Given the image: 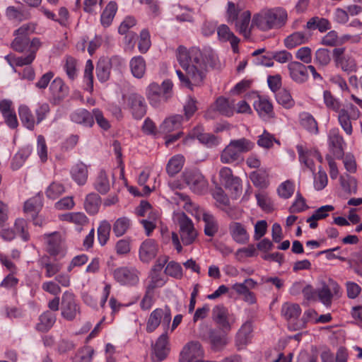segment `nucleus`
Returning a JSON list of instances; mask_svg holds the SVG:
<instances>
[{"mask_svg":"<svg viewBox=\"0 0 362 362\" xmlns=\"http://www.w3.org/2000/svg\"><path fill=\"white\" fill-rule=\"evenodd\" d=\"M177 59L185 70L183 73L177 70L176 74L185 87L192 89L193 86L200 85L206 77L208 66L219 69L218 57L212 51L202 52L199 48L194 47L187 49L184 46H179L177 49Z\"/></svg>","mask_w":362,"mask_h":362,"instance_id":"f257e3e1","label":"nucleus"},{"mask_svg":"<svg viewBox=\"0 0 362 362\" xmlns=\"http://www.w3.org/2000/svg\"><path fill=\"white\" fill-rule=\"evenodd\" d=\"M323 100L325 106L338 113V122L347 135L353 132L352 122L357 120L361 116L358 108L352 103H346L341 107V102L329 90L323 93Z\"/></svg>","mask_w":362,"mask_h":362,"instance_id":"f03ea898","label":"nucleus"},{"mask_svg":"<svg viewBox=\"0 0 362 362\" xmlns=\"http://www.w3.org/2000/svg\"><path fill=\"white\" fill-rule=\"evenodd\" d=\"M287 17V12L281 8L263 9L254 15L252 23L262 31H268L284 26Z\"/></svg>","mask_w":362,"mask_h":362,"instance_id":"7ed1b4c3","label":"nucleus"},{"mask_svg":"<svg viewBox=\"0 0 362 362\" xmlns=\"http://www.w3.org/2000/svg\"><path fill=\"white\" fill-rule=\"evenodd\" d=\"M255 144L245 138L232 140L223 150L220 159L223 163H233L243 160L242 154L254 147Z\"/></svg>","mask_w":362,"mask_h":362,"instance_id":"20e7f679","label":"nucleus"},{"mask_svg":"<svg viewBox=\"0 0 362 362\" xmlns=\"http://www.w3.org/2000/svg\"><path fill=\"white\" fill-rule=\"evenodd\" d=\"M332 58L335 66L343 72L350 74L357 71L358 66L354 51L345 47H334Z\"/></svg>","mask_w":362,"mask_h":362,"instance_id":"39448f33","label":"nucleus"},{"mask_svg":"<svg viewBox=\"0 0 362 362\" xmlns=\"http://www.w3.org/2000/svg\"><path fill=\"white\" fill-rule=\"evenodd\" d=\"M179 225V233L184 245H189L194 243L197 237L193 222L185 213H180L176 216Z\"/></svg>","mask_w":362,"mask_h":362,"instance_id":"423d86ee","label":"nucleus"},{"mask_svg":"<svg viewBox=\"0 0 362 362\" xmlns=\"http://www.w3.org/2000/svg\"><path fill=\"white\" fill-rule=\"evenodd\" d=\"M171 321L170 309L166 306L164 308H156L153 310L146 322V332L148 333L154 332L162 323L163 326L168 327Z\"/></svg>","mask_w":362,"mask_h":362,"instance_id":"0eeeda50","label":"nucleus"},{"mask_svg":"<svg viewBox=\"0 0 362 362\" xmlns=\"http://www.w3.org/2000/svg\"><path fill=\"white\" fill-rule=\"evenodd\" d=\"M80 314V306L74 293L65 291L61 300V315L69 321H72Z\"/></svg>","mask_w":362,"mask_h":362,"instance_id":"6e6552de","label":"nucleus"},{"mask_svg":"<svg viewBox=\"0 0 362 362\" xmlns=\"http://www.w3.org/2000/svg\"><path fill=\"white\" fill-rule=\"evenodd\" d=\"M183 178L187 185L194 193L202 194L207 189L206 180L197 170H186L183 173Z\"/></svg>","mask_w":362,"mask_h":362,"instance_id":"1a4fd4ad","label":"nucleus"},{"mask_svg":"<svg viewBox=\"0 0 362 362\" xmlns=\"http://www.w3.org/2000/svg\"><path fill=\"white\" fill-rule=\"evenodd\" d=\"M204 351L199 341L187 343L182 349L180 362H204Z\"/></svg>","mask_w":362,"mask_h":362,"instance_id":"9d476101","label":"nucleus"},{"mask_svg":"<svg viewBox=\"0 0 362 362\" xmlns=\"http://www.w3.org/2000/svg\"><path fill=\"white\" fill-rule=\"evenodd\" d=\"M340 294L341 288L339 285L331 279L328 280L327 284H323L322 286L317 291V296L319 300L327 307L331 305L334 296L339 297Z\"/></svg>","mask_w":362,"mask_h":362,"instance_id":"9b49d317","label":"nucleus"},{"mask_svg":"<svg viewBox=\"0 0 362 362\" xmlns=\"http://www.w3.org/2000/svg\"><path fill=\"white\" fill-rule=\"evenodd\" d=\"M139 272L134 268L119 267L113 272L114 279L121 285L134 286L139 281Z\"/></svg>","mask_w":362,"mask_h":362,"instance_id":"f8f14e48","label":"nucleus"},{"mask_svg":"<svg viewBox=\"0 0 362 362\" xmlns=\"http://www.w3.org/2000/svg\"><path fill=\"white\" fill-rule=\"evenodd\" d=\"M50 102L54 105L60 104L69 95V87L60 78H56L49 86Z\"/></svg>","mask_w":362,"mask_h":362,"instance_id":"ddd939ff","label":"nucleus"},{"mask_svg":"<svg viewBox=\"0 0 362 362\" xmlns=\"http://www.w3.org/2000/svg\"><path fill=\"white\" fill-rule=\"evenodd\" d=\"M158 250V244L154 240L146 239L139 247V259L144 263H149L156 257Z\"/></svg>","mask_w":362,"mask_h":362,"instance_id":"4468645a","label":"nucleus"},{"mask_svg":"<svg viewBox=\"0 0 362 362\" xmlns=\"http://www.w3.org/2000/svg\"><path fill=\"white\" fill-rule=\"evenodd\" d=\"M212 319L223 332H228L231 329L228 309L223 305H216L213 308Z\"/></svg>","mask_w":362,"mask_h":362,"instance_id":"2eb2a0df","label":"nucleus"},{"mask_svg":"<svg viewBox=\"0 0 362 362\" xmlns=\"http://www.w3.org/2000/svg\"><path fill=\"white\" fill-rule=\"evenodd\" d=\"M228 231L232 239L238 244H246L250 240V235L245 225L240 222H230Z\"/></svg>","mask_w":362,"mask_h":362,"instance_id":"dca6fc26","label":"nucleus"},{"mask_svg":"<svg viewBox=\"0 0 362 362\" xmlns=\"http://www.w3.org/2000/svg\"><path fill=\"white\" fill-rule=\"evenodd\" d=\"M288 69L291 79L297 83L301 84L308 78V68L299 62H291L288 64Z\"/></svg>","mask_w":362,"mask_h":362,"instance_id":"f3484780","label":"nucleus"},{"mask_svg":"<svg viewBox=\"0 0 362 362\" xmlns=\"http://www.w3.org/2000/svg\"><path fill=\"white\" fill-rule=\"evenodd\" d=\"M167 344L168 335L166 332H164L158 337L153 347V352L151 354V359L153 362H160L167 357L169 351Z\"/></svg>","mask_w":362,"mask_h":362,"instance_id":"a211bd4d","label":"nucleus"},{"mask_svg":"<svg viewBox=\"0 0 362 362\" xmlns=\"http://www.w3.org/2000/svg\"><path fill=\"white\" fill-rule=\"evenodd\" d=\"M219 176L221 181L226 188L235 192H239L241 190V181L239 177L233 176L230 168H222L220 170Z\"/></svg>","mask_w":362,"mask_h":362,"instance_id":"6ab92c4d","label":"nucleus"},{"mask_svg":"<svg viewBox=\"0 0 362 362\" xmlns=\"http://www.w3.org/2000/svg\"><path fill=\"white\" fill-rule=\"evenodd\" d=\"M329 146L331 152L337 158H341L344 156V141L339 134L338 129H332L329 132Z\"/></svg>","mask_w":362,"mask_h":362,"instance_id":"aec40b11","label":"nucleus"},{"mask_svg":"<svg viewBox=\"0 0 362 362\" xmlns=\"http://www.w3.org/2000/svg\"><path fill=\"white\" fill-rule=\"evenodd\" d=\"M129 105L134 118L139 119L146 112V106L144 98L136 93L130 94L128 97Z\"/></svg>","mask_w":362,"mask_h":362,"instance_id":"412c9836","label":"nucleus"},{"mask_svg":"<svg viewBox=\"0 0 362 362\" xmlns=\"http://www.w3.org/2000/svg\"><path fill=\"white\" fill-rule=\"evenodd\" d=\"M253 106L259 117L263 119L268 120L273 117V106L267 98L257 95V100L254 101Z\"/></svg>","mask_w":362,"mask_h":362,"instance_id":"4be33fe9","label":"nucleus"},{"mask_svg":"<svg viewBox=\"0 0 362 362\" xmlns=\"http://www.w3.org/2000/svg\"><path fill=\"white\" fill-rule=\"evenodd\" d=\"M47 252L53 257H63L66 255V250L62 245L61 238L59 233H54L47 235Z\"/></svg>","mask_w":362,"mask_h":362,"instance_id":"5701e85b","label":"nucleus"},{"mask_svg":"<svg viewBox=\"0 0 362 362\" xmlns=\"http://www.w3.org/2000/svg\"><path fill=\"white\" fill-rule=\"evenodd\" d=\"M213 108L222 115L231 117L235 112V102L232 98L219 97L216 99Z\"/></svg>","mask_w":362,"mask_h":362,"instance_id":"b1692460","label":"nucleus"},{"mask_svg":"<svg viewBox=\"0 0 362 362\" xmlns=\"http://www.w3.org/2000/svg\"><path fill=\"white\" fill-rule=\"evenodd\" d=\"M226 334L227 332H223L221 329H209V339L214 350L220 351L227 344Z\"/></svg>","mask_w":362,"mask_h":362,"instance_id":"393cba45","label":"nucleus"},{"mask_svg":"<svg viewBox=\"0 0 362 362\" xmlns=\"http://www.w3.org/2000/svg\"><path fill=\"white\" fill-rule=\"evenodd\" d=\"M118 59V57H115L110 59H100L98 61L96 66V75L100 81L105 82L109 79L112 63Z\"/></svg>","mask_w":362,"mask_h":362,"instance_id":"a878e982","label":"nucleus"},{"mask_svg":"<svg viewBox=\"0 0 362 362\" xmlns=\"http://www.w3.org/2000/svg\"><path fill=\"white\" fill-rule=\"evenodd\" d=\"M182 119L183 117L180 115H175L167 117L160 125L159 132L167 134L178 129L182 126Z\"/></svg>","mask_w":362,"mask_h":362,"instance_id":"bb28decb","label":"nucleus"},{"mask_svg":"<svg viewBox=\"0 0 362 362\" xmlns=\"http://www.w3.org/2000/svg\"><path fill=\"white\" fill-rule=\"evenodd\" d=\"M146 95L150 103L154 107H157L162 101H166L162 88L156 83H152L148 86L146 90Z\"/></svg>","mask_w":362,"mask_h":362,"instance_id":"cd10ccee","label":"nucleus"},{"mask_svg":"<svg viewBox=\"0 0 362 362\" xmlns=\"http://www.w3.org/2000/svg\"><path fill=\"white\" fill-rule=\"evenodd\" d=\"M100 204V197L98 194L92 192L86 195L83 206L88 214L95 215L99 211Z\"/></svg>","mask_w":362,"mask_h":362,"instance_id":"c85d7f7f","label":"nucleus"},{"mask_svg":"<svg viewBox=\"0 0 362 362\" xmlns=\"http://www.w3.org/2000/svg\"><path fill=\"white\" fill-rule=\"evenodd\" d=\"M18 115L23 125L30 130L35 128L36 119L30 109L25 105H21L18 107Z\"/></svg>","mask_w":362,"mask_h":362,"instance_id":"c756f323","label":"nucleus"},{"mask_svg":"<svg viewBox=\"0 0 362 362\" xmlns=\"http://www.w3.org/2000/svg\"><path fill=\"white\" fill-rule=\"evenodd\" d=\"M218 35L221 40L229 41L235 52L238 51V46L240 42L238 37L234 35L226 25H221L218 28Z\"/></svg>","mask_w":362,"mask_h":362,"instance_id":"7c9ffc66","label":"nucleus"},{"mask_svg":"<svg viewBox=\"0 0 362 362\" xmlns=\"http://www.w3.org/2000/svg\"><path fill=\"white\" fill-rule=\"evenodd\" d=\"M55 322V314L50 310H47L39 317V322L36 325V329L42 332H47L52 327Z\"/></svg>","mask_w":362,"mask_h":362,"instance_id":"2f4dec72","label":"nucleus"},{"mask_svg":"<svg viewBox=\"0 0 362 362\" xmlns=\"http://www.w3.org/2000/svg\"><path fill=\"white\" fill-rule=\"evenodd\" d=\"M300 124L312 134H317L319 132L317 122L313 116L308 112H302L299 115Z\"/></svg>","mask_w":362,"mask_h":362,"instance_id":"473e14b6","label":"nucleus"},{"mask_svg":"<svg viewBox=\"0 0 362 362\" xmlns=\"http://www.w3.org/2000/svg\"><path fill=\"white\" fill-rule=\"evenodd\" d=\"M70 117L72 122L86 127L93 124V116L85 109L76 110L71 114Z\"/></svg>","mask_w":362,"mask_h":362,"instance_id":"72a5a7b5","label":"nucleus"},{"mask_svg":"<svg viewBox=\"0 0 362 362\" xmlns=\"http://www.w3.org/2000/svg\"><path fill=\"white\" fill-rule=\"evenodd\" d=\"M32 148L29 146L22 148L12 158L11 168L13 170H17L23 166L26 159L30 156Z\"/></svg>","mask_w":362,"mask_h":362,"instance_id":"f704fd0d","label":"nucleus"},{"mask_svg":"<svg viewBox=\"0 0 362 362\" xmlns=\"http://www.w3.org/2000/svg\"><path fill=\"white\" fill-rule=\"evenodd\" d=\"M38 264L42 268L45 269V276L47 278H51L56 275L62 268L59 263H52L49 260V257L47 255L41 257L38 260Z\"/></svg>","mask_w":362,"mask_h":362,"instance_id":"c9c22d12","label":"nucleus"},{"mask_svg":"<svg viewBox=\"0 0 362 362\" xmlns=\"http://www.w3.org/2000/svg\"><path fill=\"white\" fill-rule=\"evenodd\" d=\"M72 179L79 185H83L88 178V168L87 166L82 163H77L71 170Z\"/></svg>","mask_w":362,"mask_h":362,"instance_id":"e433bc0d","label":"nucleus"},{"mask_svg":"<svg viewBox=\"0 0 362 362\" xmlns=\"http://www.w3.org/2000/svg\"><path fill=\"white\" fill-rule=\"evenodd\" d=\"M334 209V208L332 205H325L317 209L314 214L307 219V222L310 223V228H316L317 226V221L326 218L328 214Z\"/></svg>","mask_w":362,"mask_h":362,"instance_id":"4c0bfd02","label":"nucleus"},{"mask_svg":"<svg viewBox=\"0 0 362 362\" xmlns=\"http://www.w3.org/2000/svg\"><path fill=\"white\" fill-rule=\"evenodd\" d=\"M94 188L102 194L107 193L110 190V180L109 175L105 170L99 172L94 182Z\"/></svg>","mask_w":362,"mask_h":362,"instance_id":"58836bf2","label":"nucleus"},{"mask_svg":"<svg viewBox=\"0 0 362 362\" xmlns=\"http://www.w3.org/2000/svg\"><path fill=\"white\" fill-rule=\"evenodd\" d=\"M129 66L132 75L141 78L144 76L146 71V62L141 56H136L132 58L129 62Z\"/></svg>","mask_w":362,"mask_h":362,"instance_id":"ea45409f","label":"nucleus"},{"mask_svg":"<svg viewBox=\"0 0 362 362\" xmlns=\"http://www.w3.org/2000/svg\"><path fill=\"white\" fill-rule=\"evenodd\" d=\"M252 326L250 322L244 323L236 335V343L238 346L247 344L252 338Z\"/></svg>","mask_w":362,"mask_h":362,"instance_id":"a19ab883","label":"nucleus"},{"mask_svg":"<svg viewBox=\"0 0 362 362\" xmlns=\"http://www.w3.org/2000/svg\"><path fill=\"white\" fill-rule=\"evenodd\" d=\"M204 225V233L206 235L213 237L218 230V225L215 217L206 212L202 213Z\"/></svg>","mask_w":362,"mask_h":362,"instance_id":"79ce46f5","label":"nucleus"},{"mask_svg":"<svg viewBox=\"0 0 362 362\" xmlns=\"http://www.w3.org/2000/svg\"><path fill=\"white\" fill-rule=\"evenodd\" d=\"M132 226L131 220L126 216L119 217L112 225V231L117 237L124 235Z\"/></svg>","mask_w":362,"mask_h":362,"instance_id":"37998d69","label":"nucleus"},{"mask_svg":"<svg viewBox=\"0 0 362 362\" xmlns=\"http://www.w3.org/2000/svg\"><path fill=\"white\" fill-rule=\"evenodd\" d=\"M250 18V11H245L240 14V18H238V20L234 21L240 33L243 34L245 37H247L250 34V31L248 29Z\"/></svg>","mask_w":362,"mask_h":362,"instance_id":"c03bdc74","label":"nucleus"},{"mask_svg":"<svg viewBox=\"0 0 362 362\" xmlns=\"http://www.w3.org/2000/svg\"><path fill=\"white\" fill-rule=\"evenodd\" d=\"M6 16L9 20L18 22H21L30 18L29 13L25 9L13 6L7 7L6 10Z\"/></svg>","mask_w":362,"mask_h":362,"instance_id":"a18cd8bd","label":"nucleus"},{"mask_svg":"<svg viewBox=\"0 0 362 362\" xmlns=\"http://www.w3.org/2000/svg\"><path fill=\"white\" fill-rule=\"evenodd\" d=\"M117 11V5L115 1H110L103 11L100 16V21L104 27H108Z\"/></svg>","mask_w":362,"mask_h":362,"instance_id":"49530a36","label":"nucleus"},{"mask_svg":"<svg viewBox=\"0 0 362 362\" xmlns=\"http://www.w3.org/2000/svg\"><path fill=\"white\" fill-rule=\"evenodd\" d=\"M308 40V36L303 32H295L284 40V45L287 48L292 49L298 45L305 43Z\"/></svg>","mask_w":362,"mask_h":362,"instance_id":"de8ad7c7","label":"nucleus"},{"mask_svg":"<svg viewBox=\"0 0 362 362\" xmlns=\"http://www.w3.org/2000/svg\"><path fill=\"white\" fill-rule=\"evenodd\" d=\"M61 220L83 226L88 223V218L83 212H71L62 215Z\"/></svg>","mask_w":362,"mask_h":362,"instance_id":"09e8293b","label":"nucleus"},{"mask_svg":"<svg viewBox=\"0 0 362 362\" xmlns=\"http://www.w3.org/2000/svg\"><path fill=\"white\" fill-rule=\"evenodd\" d=\"M185 158L182 155H176L171 158L166 166V171L170 176L179 173L184 164Z\"/></svg>","mask_w":362,"mask_h":362,"instance_id":"8fccbe9b","label":"nucleus"},{"mask_svg":"<svg viewBox=\"0 0 362 362\" xmlns=\"http://www.w3.org/2000/svg\"><path fill=\"white\" fill-rule=\"evenodd\" d=\"M43 205L42 195L37 194L36 196L29 199L25 202L24 211L26 213H36L40 211Z\"/></svg>","mask_w":362,"mask_h":362,"instance_id":"3c124183","label":"nucleus"},{"mask_svg":"<svg viewBox=\"0 0 362 362\" xmlns=\"http://www.w3.org/2000/svg\"><path fill=\"white\" fill-rule=\"evenodd\" d=\"M330 52L327 49L320 48L315 53L314 62L320 66H327L331 62Z\"/></svg>","mask_w":362,"mask_h":362,"instance_id":"603ef678","label":"nucleus"},{"mask_svg":"<svg viewBox=\"0 0 362 362\" xmlns=\"http://www.w3.org/2000/svg\"><path fill=\"white\" fill-rule=\"evenodd\" d=\"M110 230L111 225L107 221L100 222L98 228V240L102 246L105 245L109 240Z\"/></svg>","mask_w":362,"mask_h":362,"instance_id":"864d4df0","label":"nucleus"},{"mask_svg":"<svg viewBox=\"0 0 362 362\" xmlns=\"http://www.w3.org/2000/svg\"><path fill=\"white\" fill-rule=\"evenodd\" d=\"M281 313L287 320L296 319L301 313V309L298 304L285 303L282 308Z\"/></svg>","mask_w":362,"mask_h":362,"instance_id":"5fc2aeb1","label":"nucleus"},{"mask_svg":"<svg viewBox=\"0 0 362 362\" xmlns=\"http://www.w3.org/2000/svg\"><path fill=\"white\" fill-rule=\"evenodd\" d=\"M64 192L65 188L62 184L53 182L46 189L45 194L48 199H56Z\"/></svg>","mask_w":362,"mask_h":362,"instance_id":"6e6d98bb","label":"nucleus"},{"mask_svg":"<svg viewBox=\"0 0 362 362\" xmlns=\"http://www.w3.org/2000/svg\"><path fill=\"white\" fill-rule=\"evenodd\" d=\"M274 142L280 144L279 141L274 138V135L269 133L267 130H264L263 133L258 136L257 144L262 148H270L273 146Z\"/></svg>","mask_w":362,"mask_h":362,"instance_id":"4d7b16f0","label":"nucleus"},{"mask_svg":"<svg viewBox=\"0 0 362 362\" xmlns=\"http://www.w3.org/2000/svg\"><path fill=\"white\" fill-rule=\"evenodd\" d=\"M16 235H18L23 240L28 241L30 238L28 232V224L25 219L17 218L14 223V230Z\"/></svg>","mask_w":362,"mask_h":362,"instance_id":"13d9d810","label":"nucleus"},{"mask_svg":"<svg viewBox=\"0 0 362 362\" xmlns=\"http://www.w3.org/2000/svg\"><path fill=\"white\" fill-rule=\"evenodd\" d=\"M149 279L150 280L146 286V288L149 290L154 291L155 288L162 287L165 284V280L161 273L150 272Z\"/></svg>","mask_w":362,"mask_h":362,"instance_id":"bf43d9fd","label":"nucleus"},{"mask_svg":"<svg viewBox=\"0 0 362 362\" xmlns=\"http://www.w3.org/2000/svg\"><path fill=\"white\" fill-rule=\"evenodd\" d=\"M165 274L177 279H180L183 276L182 267L173 261L167 264Z\"/></svg>","mask_w":362,"mask_h":362,"instance_id":"052dcab7","label":"nucleus"},{"mask_svg":"<svg viewBox=\"0 0 362 362\" xmlns=\"http://www.w3.org/2000/svg\"><path fill=\"white\" fill-rule=\"evenodd\" d=\"M16 37L14 38L13 41L11 43L12 48L18 52H23L25 51L30 44V39L29 37H25L22 35H15Z\"/></svg>","mask_w":362,"mask_h":362,"instance_id":"680f3d73","label":"nucleus"},{"mask_svg":"<svg viewBox=\"0 0 362 362\" xmlns=\"http://www.w3.org/2000/svg\"><path fill=\"white\" fill-rule=\"evenodd\" d=\"M276 98L279 104L284 105L286 107H290L293 105L291 95L290 93L286 89L279 90L276 93Z\"/></svg>","mask_w":362,"mask_h":362,"instance_id":"e2e57ef3","label":"nucleus"},{"mask_svg":"<svg viewBox=\"0 0 362 362\" xmlns=\"http://www.w3.org/2000/svg\"><path fill=\"white\" fill-rule=\"evenodd\" d=\"M64 68L67 76L71 80H74L77 76L78 71L76 69V60L74 58L68 57Z\"/></svg>","mask_w":362,"mask_h":362,"instance_id":"0e129e2a","label":"nucleus"},{"mask_svg":"<svg viewBox=\"0 0 362 362\" xmlns=\"http://www.w3.org/2000/svg\"><path fill=\"white\" fill-rule=\"evenodd\" d=\"M279 195L284 199H288L292 196L294 191V186L292 182L286 180L281 183L278 187Z\"/></svg>","mask_w":362,"mask_h":362,"instance_id":"69168bd1","label":"nucleus"},{"mask_svg":"<svg viewBox=\"0 0 362 362\" xmlns=\"http://www.w3.org/2000/svg\"><path fill=\"white\" fill-rule=\"evenodd\" d=\"M35 112L36 115V123L38 124L46 119L50 112L49 105L47 103H39Z\"/></svg>","mask_w":362,"mask_h":362,"instance_id":"338daca9","label":"nucleus"},{"mask_svg":"<svg viewBox=\"0 0 362 362\" xmlns=\"http://www.w3.org/2000/svg\"><path fill=\"white\" fill-rule=\"evenodd\" d=\"M151 46L150 34L149 32L144 29L141 31L140 38L139 41V50L141 53H146Z\"/></svg>","mask_w":362,"mask_h":362,"instance_id":"774afa93","label":"nucleus"}]
</instances>
